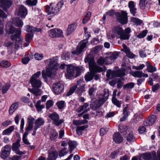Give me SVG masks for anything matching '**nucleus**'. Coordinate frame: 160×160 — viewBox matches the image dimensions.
<instances>
[{
    "instance_id": "obj_1",
    "label": "nucleus",
    "mask_w": 160,
    "mask_h": 160,
    "mask_svg": "<svg viewBox=\"0 0 160 160\" xmlns=\"http://www.w3.org/2000/svg\"><path fill=\"white\" fill-rule=\"evenodd\" d=\"M58 57L56 56L45 61V63L47 65V67L46 72L44 71H42V75L44 78H46L47 76L48 77H51L52 73L54 72L58 66Z\"/></svg>"
},
{
    "instance_id": "obj_2",
    "label": "nucleus",
    "mask_w": 160,
    "mask_h": 160,
    "mask_svg": "<svg viewBox=\"0 0 160 160\" xmlns=\"http://www.w3.org/2000/svg\"><path fill=\"white\" fill-rule=\"evenodd\" d=\"M112 33L111 35L112 38L118 37L121 40H128L130 38V33L131 29L129 28H127L124 30L122 28L119 26H117L113 28Z\"/></svg>"
},
{
    "instance_id": "obj_3",
    "label": "nucleus",
    "mask_w": 160,
    "mask_h": 160,
    "mask_svg": "<svg viewBox=\"0 0 160 160\" xmlns=\"http://www.w3.org/2000/svg\"><path fill=\"white\" fill-rule=\"evenodd\" d=\"M109 95V90L104 89L102 92L99 95L98 99L96 100L94 102L90 104V108L96 109L101 107L108 99Z\"/></svg>"
},
{
    "instance_id": "obj_4",
    "label": "nucleus",
    "mask_w": 160,
    "mask_h": 160,
    "mask_svg": "<svg viewBox=\"0 0 160 160\" xmlns=\"http://www.w3.org/2000/svg\"><path fill=\"white\" fill-rule=\"evenodd\" d=\"M8 33L10 34H14L10 37L12 41H15V47L18 48L22 44L23 39L21 37V31L20 29L16 28L11 26L9 29Z\"/></svg>"
},
{
    "instance_id": "obj_5",
    "label": "nucleus",
    "mask_w": 160,
    "mask_h": 160,
    "mask_svg": "<svg viewBox=\"0 0 160 160\" xmlns=\"http://www.w3.org/2000/svg\"><path fill=\"white\" fill-rule=\"evenodd\" d=\"M89 68L90 72H88L85 76V79L87 81L91 80L96 72H100L103 70L102 68L100 67L96 64L94 61L91 60L89 62Z\"/></svg>"
},
{
    "instance_id": "obj_6",
    "label": "nucleus",
    "mask_w": 160,
    "mask_h": 160,
    "mask_svg": "<svg viewBox=\"0 0 160 160\" xmlns=\"http://www.w3.org/2000/svg\"><path fill=\"white\" fill-rule=\"evenodd\" d=\"M63 5V3L59 2L57 4L50 3L46 6V9L48 14H56L58 12Z\"/></svg>"
},
{
    "instance_id": "obj_7",
    "label": "nucleus",
    "mask_w": 160,
    "mask_h": 160,
    "mask_svg": "<svg viewBox=\"0 0 160 160\" xmlns=\"http://www.w3.org/2000/svg\"><path fill=\"white\" fill-rule=\"evenodd\" d=\"M41 74V72L38 71L33 75L30 78V82L34 88H39L41 87V82L40 80L37 79Z\"/></svg>"
},
{
    "instance_id": "obj_8",
    "label": "nucleus",
    "mask_w": 160,
    "mask_h": 160,
    "mask_svg": "<svg viewBox=\"0 0 160 160\" xmlns=\"http://www.w3.org/2000/svg\"><path fill=\"white\" fill-rule=\"evenodd\" d=\"M119 129L120 132L123 135L127 134V139L128 141L130 142L134 141L135 137L133 136L132 132H130L126 126L122 125H120L119 126Z\"/></svg>"
},
{
    "instance_id": "obj_9",
    "label": "nucleus",
    "mask_w": 160,
    "mask_h": 160,
    "mask_svg": "<svg viewBox=\"0 0 160 160\" xmlns=\"http://www.w3.org/2000/svg\"><path fill=\"white\" fill-rule=\"evenodd\" d=\"M116 16L118 21L121 24H124L128 22L127 13L124 11H122L121 13L118 12L116 13Z\"/></svg>"
},
{
    "instance_id": "obj_10",
    "label": "nucleus",
    "mask_w": 160,
    "mask_h": 160,
    "mask_svg": "<svg viewBox=\"0 0 160 160\" xmlns=\"http://www.w3.org/2000/svg\"><path fill=\"white\" fill-rule=\"evenodd\" d=\"M49 117L53 121L52 123L57 126H59L64 122L63 119H59V116L56 112L50 114Z\"/></svg>"
},
{
    "instance_id": "obj_11",
    "label": "nucleus",
    "mask_w": 160,
    "mask_h": 160,
    "mask_svg": "<svg viewBox=\"0 0 160 160\" xmlns=\"http://www.w3.org/2000/svg\"><path fill=\"white\" fill-rule=\"evenodd\" d=\"M49 35L52 38L63 37L62 31L58 28H54L50 30L48 32Z\"/></svg>"
},
{
    "instance_id": "obj_12",
    "label": "nucleus",
    "mask_w": 160,
    "mask_h": 160,
    "mask_svg": "<svg viewBox=\"0 0 160 160\" xmlns=\"http://www.w3.org/2000/svg\"><path fill=\"white\" fill-rule=\"evenodd\" d=\"M11 151V146L7 145L2 147L0 153L1 157L3 159L7 158L9 155Z\"/></svg>"
},
{
    "instance_id": "obj_13",
    "label": "nucleus",
    "mask_w": 160,
    "mask_h": 160,
    "mask_svg": "<svg viewBox=\"0 0 160 160\" xmlns=\"http://www.w3.org/2000/svg\"><path fill=\"white\" fill-rule=\"evenodd\" d=\"M15 14L22 18H24L27 14V9L23 6H20L17 8Z\"/></svg>"
},
{
    "instance_id": "obj_14",
    "label": "nucleus",
    "mask_w": 160,
    "mask_h": 160,
    "mask_svg": "<svg viewBox=\"0 0 160 160\" xmlns=\"http://www.w3.org/2000/svg\"><path fill=\"white\" fill-rule=\"evenodd\" d=\"M54 93L58 95L62 93L64 89L63 84L61 82L56 83L53 85Z\"/></svg>"
},
{
    "instance_id": "obj_15",
    "label": "nucleus",
    "mask_w": 160,
    "mask_h": 160,
    "mask_svg": "<svg viewBox=\"0 0 160 160\" xmlns=\"http://www.w3.org/2000/svg\"><path fill=\"white\" fill-rule=\"evenodd\" d=\"M87 43L85 42H81L79 43L76 48V49L72 52L73 54L78 55L83 51V49L86 46Z\"/></svg>"
},
{
    "instance_id": "obj_16",
    "label": "nucleus",
    "mask_w": 160,
    "mask_h": 160,
    "mask_svg": "<svg viewBox=\"0 0 160 160\" xmlns=\"http://www.w3.org/2000/svg\"><path fill=\"white\" fill-rule=\"evenodd\" d=\"M20 146L19 140H18L15 143L13 144L12 149L13 151L15 152L17 154L21 156L23 154H25L26 152L25 151L22 152L20 151L19 147Z\"/></svg>"
},
{
    "instance_id": "obj_17",
    "label": "nucleus",
    "mask_w": 160,
    "mask_h": 160,
    "mask_svg": "<svg viewBox=\"0 0 160 160\" xmlns=\"http://www.w3.org/2000/svg\"><path fill=\"white\" fill-rule=\"evenodd\" d=\"M53 148L52 147L48 151V155L47 160H55L58 157V152L55 150H51Z\"/></svg>"
},
{
    "instance_id": "obj_18",
    "label": "nucleus",
    "mask_w": 160,
    "mask_h": 160,
    "mask_svg": "<svg viewBox=\"0 0 160 160\" xmlns=\"http://www.w3.org/2000/svg\"><path fill=\"white\" fill-rule=\"evenodd\" d=\"M76 68L71 65H68L67 68V72L66 74L67 78H70L74 74Z\"/></svg>"
},
{
    "instance_id": "obj_19",
    "label": "nucleus",
    "mask_w": 160,
    "mask_h": 160,
    "mask_svg": "<svg viewBox=\"0 0 160 160\" xmlns=\"http://www.w3.org/2000/svg\"><path fill=\"white\" fill-rule=\"evenodd\" d=\"M12 4V2L10 0H1L0 2V6L4 10H7Z\"/></svg>"
},
{
    "instance_id": "obj_20",
    "label": "nucleus",
    "mask_w": 160,
    "mask_h": 160,
    "mask_svg": "<svg viewBox=\"0 0 160 160\" xmlns=\"http://www.w3.org/2000/svg\"><path fill=\"white\" fill-rule=\"evenodd\" d=\"M157 119V117L155 115H152L149 117L148 120L143 122L145 126H148L153 125Z\"/></svg>"
},
{
    "instance_id": "obj_21",
    "label": "nucleus",
    "mask_w": 160,
    "mask_h": 160,
    "mask_svg": "<svg viewBox=\"0 0 160 160\" xmlns=\"http://www.w3.org/2000/svg\"><path fill=\"white\" fill-rule=\"evenodd\" d=\"M122 47L123 48L122 51L124 52L126 54L127 56L130 58H133L135 56V55L132 53L130 49L128 48L125 44H123L122 45Z\"/></svg>"
},
{
    "instance_id": "obj_22",
    "label": "nucleus",
    "mask_w": 160,
    "mask_h": 160,
    "mask_svg": "<svg viewBox=\"0 0 160 160\" xmlns=\"http://www.w3.org/2000/svg\"><path fill=\"white\" fill-rule=\"evenodd\" d=\"M132 75L135 78H141L142 77L148 78V75L147 74H145L142 71H138L132 72Z\"/></svg>"
},
{
    "instance_id": "obj_23",
    "label": "nucleus",
    "mask_w": 160,
    "mask_h": 160,
    "mask_svg": "<svg viewBox=\"0 0 160 160\" xmlns=\"http://www.w3.org/2000/svg\"><path fill=\"white\" fill-rule=\"evenodd\" d=\"M113 140L116 143H119L123 140L122 137L118 132L115 133L113 135Z\"/></svg>"
},
{
    "instance_id": "obj_24",
    "label": "nucleus",
    "mask_w": 160,
    "mask_h": 160,
    "mask_svg": "<svg viewBox=\"0 0 160 160\" xmlns=\"http://www.w3.org/2000/svg\"><path fill=\"white\" fill-rule=\"evenodd\" d=\"M26 31L28 32H30L32 33L35 32H39L41 31V29L39 28H37L29 25L25 26Z\"/></svg>"
},
{
    "instance_id": "obj_25",
    "label": "nucleus",
    "mask_w": 160,
    "mask_h": 160,
    "mask_svg": "<svg viewBox=\"0 0 160 160\" xmlns=\"http://www.w3.org/2000/svg\"><path fill=\"white\" fill-rule=\"evenodd\" d=\"M77 25L76 23H74L69 25L66 32V34L68 36L71 34L76 29Z\"/></svg>"
},
{
    "instance_id": "obj_26",
    "label": "nucleus",
    "mask_w": 160,
    "mask_h": 160,
    "mask_svg": "<svg viewBox=\"0 0 160 160\" xmlns=\"http://www.w3.org/2000/svg\"><path fill=\"white\" fill-rule=\"evenodd\" d=\"M44 123V121L43 119L42 118H39L35 121L34 127L38 129L43 125Z\"/></svg>"
},
{
    "instance_id": "obj_27",
    "label": "nucleus",
    "mask_w": 160,
    "mask_h": 160,
    "mask_svg": "<svg viewBox=\"0 0 160 160\" xmlns=\"http://www.w3.org/2000/svg\"><path fill=\"white\" fill-rule=\"evenodd\" d=\"M29 91L35 96H40L42 94L41 90L38 88H28Z\"/></svg>"
},
{
    "instance_id": "obj_28",
    "label": "nucleus",
    "mask_w": 160,
    "mask_h": 160,
    "mask_svg": "<svg viewBox=\"0 0 160 160\" xmlns=\"http://www.w3.org/2000/svg\"><path fill=\"white\" fill-rule=\"evenodd\" d=\"M155 156V153L151 155L150 154L146 153L142 154V158L145 160H155L153 156Z\"/></svg>"
},
{
    "instance_id": "obj_29",
    "label": "nucleus",
    "mask_w": 160,
    "mask_h": 160,
    "mask_svg": "<svg viewBox=\"0 0 160 160\" xmlns=\"http://www.w3.org/2000/svg\"><path fill=\"white\" fill-rule=\"evenodd\" d=\"M123 116L120 120V121H125L128 116V108L127 107H125L123 110Z\"/></svg>"
},
{
    "instance_id": "obj_30",
    "label": "nucleus",
    "mask_w": 160,
    "mask_h": 160,
    "mask_svg": "<svg viewBox=\"0 0 160 160\" xmlns=\"http://www.w3.org/2000/svg\"><path fill=\"white\" fill-rule=\"evenodd\" d=\"M18 102H15L13 103L9 108V114L12 115L13 113L18 109Z\"/></svg>"
},
{
    "instance_id": "obj_31",
    "label": "nucleus",
    "mask_w": 160,
    "mask_h": 160,
    "mask_svg": "<svg viewBox=\"0 0 160 160\" xmlns=\"http://www.w3.org/2000/svg\"><path fill=\"white\" fill-rule=\"evenodd\" d=\"M5 46L7 47L8 49H10L11 50H13L15 48L17 49H18L20 47L18 48H17L15 47V45L13 44V43L11 42H7L5 43Z\"/></svg>"
},
{
    "instance_id": "obj_32",
    "label": "nucleus",
    "mask_w": 160,
    "mask_h": 160,
    "mask_svg": "<svg viewBox=\"0 0 160 160\" xmlns=\"http://www.w3.org/2000/svg\"><path fill=\"white\" fill-rule=\"evenodd\" d=\"M111 75L112 78L118 77L117 71H112L111 70H108L107 72V77L108 78H109Z\"/></svg>"
},
{
    "instance_id": "obj_33",
    "label": "nucleus",
    "mask_w": 160,
    "mask_h": 160,
    "mask_svg": "<svg viewBox=\"0 0 160 160\" xmlns=\"http://www.w3.org/2000/svg\"><path fill=\"white\" fill-rule=\"evenodd\" d=\"M146 63L147 65V70L148 72L153 73L156 71V68L155 67L151 65L148 62H147Z\"/></svg>"
},
{
    "instance_id": "obj_34",
    "label": "nucleus",
    "mask_w": 160,
    "mask_h": 160,
    "mask_svg": "<svg viewBox=\"0 0 160 160\" xmlns=\"http://www.w3.org/2000/svg\"><path fill=\"white\" fill-rule=\"evenodd\" d=\"M130 20L131 22L136 25H140L142 23V20L136 18L132 17L131 18Z\"/></svg>"
},
{
    "instance_id": "obj_35",
    "label": "nucleus",
    "mask_w": 160,
    "mask_h": 160,
    "mask_svg": "<svg viewBox=\"0 0 160 160\" xmlns=\"http://www.w3.org/2000/svg\"><path fill=\"white\" fill-rule=\"evenodd\" d=\"M58 136V133L54 130L51 131L50 139L51 140H54L57 138Z\"/></svg>"
},
{
    "instance_id": "obj_36",
    "label": "nucleus",
    "mask_w": 160,
    "mask_h": 160,
    "mask_svg": "<svg viewBox=\"0 0 160 160\" xmlns=\"http://www.w3.org/2000/svg\"><path fill=\"white\" fill-rule=\"evenodd\" d=\"M118 56V54L116 52L113 53L110 56L106 58V59L108 61V63H111V61L116 59Z\"/></svg>"
},
{
    "instance_id": "obj_37",
    "label": "nucleus",
    "mask_w": 160,
    "mask_h": 160,
    "mask_svg": "<svg viewBox=\"0 0 160 160\" xmlns=\"http://www.w3.org/2000/svg\"><path fill=\"white\" fill-rule=\"evenodd\" d=\"M14 128L13 126H10L3 131L2 133V135H6L10 134L13 131Z\"/></svg>"
},
{
    "instance_id": "obj_38",
    "label": "nucleus",
    "mask_w": 160,
    "mask_h": 160,
    "mask_svg": "<svg viewBox=\"0 0 160 160\" xmlns=\"http://www.w3.org/2000/svg\"><path fill=\"white\" fill-rule=\"evenodd\" d=\"M14 23L17 26L19 27H22L23 25L22 20L18 18H17L15 19Z\"/></svg>"
},
{
    "instance_id": "obj_39",
    "label": "nucleus",
    "mask_w": 160,
    "mask_h": 160,
    "mask_svg": "<svg viewBox=\"0 0 160 160\" xmlns=\"http://www.w3.org/2000/svg\"><path fill=\"white\" fill-rule=\"evenodd\" d=\"M69 147L70 148V152L72 153V151L76 147V143L75 142L70 141L68 143Z\"/></svg>"
},
{
    "instance_id": "obj_40",
    "label": "nucleus",
    "mask_w": 160,
    "mask_h": 160,
    "mask_svg": "<svg viewBox=\"0 0 160 160\" xmlns=\"http://www.w3.org/2000/svg\"><path fill=\"white\" fill-rule=\"evenodd\" d=\"M112 103L118 107L119 108L121 106V101H120L117 100L116 97H112Z\"/></svg>"
},
{
    "instance_id": "obj_41",
    "label": "nucleus",
    "mask_w": 160,
    "mask_h": 160,
    "mask_svg": "<svg viewBox=\"0 0 160 160\" xmlns=\"http://www.w3.org/2000/svg\"><path fill=\"white\" fill-rule=\"evenodd\" d=\"M0 66L4 68H7L9 67L10 65V63L9 62L6 61H3L0 63Z\"/></svg>"
},
{
    "instance_id": "obj_42",
    "label": "nucleus",
    "mask_w": 160,
    "mask_h": 160,
    "mask_svg": "<svg viewBox=\"0 0 160 160\" xmlns=\"http://www.w3.org/2000/svg\"><path fill=\"white\" fill-rule=\"evenodd\" d=\"M28 133L27 132H26L23 134L22 137V140L24 143L28 145L29 142L28 139H27V136Z\"/></svg>"
},
{
    "instance_id": "obj_43",
    "label": "nucleus",
    "mask_w": 160,
    "mask_h": 160,
    "mask_svg": "<svg viewBox=\"0 0 160 160\" xmlns=\"http://www.w3.org/2000/svg\"><path fill=\"white\" fill-rule=\"evenodd\" d=\"M33 37L32 33H27L25 35V40L26 41L30 42Z\"/></svg>"
},
{
    "instance_id": "obj_44",
    "label": "nucleus",
    "mask_w": 160,
    "mask_h": 160,
    "mask_svg": "<svg viewBox=\"0 0 160 160\" xmlns=\"http://www.w3.org/2000/svg\"><path fill=\"white\" fill-rule=\"evenodd\" d=\"M77 87V86L76 85H74L71 88L67 93L66 96H69L72 94L74 92Z\"/></svg>"
},
{
    "instance_id": "obj_45",
    "label": "nucleus",
    "mask_w": 160,
    "mask_h": 160,
    "mask_svg": "<svg viewBox=\"0 0 160 160\" xmlns=\"http://www.w3.org/2000/svg\"><path fill=\"white\" fill-rule=\"evenodd\" d=\"M64 104L65 102L63 101H58L56 103V105L59 109L62 108L64 107Z\"/></svg>"
},
{
    "instance_id": "obj_46",
    "label": "nucleus",
    "mask_w": 160,
    "mask_h": 160,
    "mask_svg": "<svg viewBox=\"0 0 160 160\" xmlns=\"http://www.w3.org/2000/svg\"><path fill=\"white\" fill-rule=\"evenodd\" d=\"M134 86V83L133 82H130L125 84L123 86L124 88H127V89H131Z\"/></svg>"
},
{
    "instance_id": "obj_47",
    "label": "nucleus",
    "mask_w": 160,
    "mask_h": 160,
    "mask_svg": "<svg viewBox=\"0 0 160 160\" xmlns=\"http://www.w3.org/2000/svg\"><path fill=\"white\" fill-rule=\"evenodd\" d=\"M148 31L146 30H144L137 35V37L139 38L144 37L147 33Z\"/></svg>"
},
{
    "instance_id": "obj_48",
    "label": "nucleus",
    "mask_w": 160,
    "mask_h": 160,
    "mask_svg": "<svg viewBox=\"0 0 160 160\" xmlns=\"http://www.w3.org/2000/svg\"><path fill=\"white\" fill-rule=\"evenodd\" d=\"M10 86L9 84H5L2 87V93L3 94H4L8 91Z\"/></svg>"
},
{
    "instance_id": "obj_49",
    "label": "nucleus",
    "mask_w": 160,
    "mask_h": 160,
    "mask_svg": "<svg viewBox=\"0 0 160 160\" xmlns=\"http://www.w3.org/2000/svg\"><path fill=\"white\" fill-rule=\"evenodd\" d=\"M26 2L28 4L31 6H35L37 3V0H33L32 1L31 0H27Z\"/></svg>"
},
{
    "instance_id": "obj_50",
    "label": "nucleus",
    "mask_w": 160,
    "mask_h": 160,
    "mask_svg": "<svg viewBox=\"0 0 160 160\" xmlns=\"http://www.w3.org/2000/svg\"><path fill=\"white\" fill-rule=\"evenodd\" d=\"M34 58L36 60H41L43 57V54H40L38 53H36L34 55Z\"/></svg>"
},
{
    "instance_id": "obj_51",
    "label": "nucleus",
    "mask_w": 160,
    "mask_h": 160,
    "mask_svg": "<svg viewBox=\"0 0 160 160\" xmlns=\"http://www.w3.org/2000/svg\"><path fill=\"white\" fill-rule=\"evenodd\" d=\"M30 60V58L29 57H25L22 58V62L23 64H26L28 63Z\"/></svg>"
},
{
    "instance_id": "obj_52",
    "label": "nucleus",
    "mask_w": 160,
    "mask_h": 160,
    "mask_svg": "<svg viewBox=\"0 0 160 160\" xmlns=\"http://www.w3.org/2000/svg\"><path fill=\"white\" fill-rule=\"evenodd\" d=\"M108 61L106 59V58L104 59L102 57L100 58L97 61L98 63L100 65H102L105 62Z\"/></svg>"
},
{
    "instance_id": "obj_53",
    "label": "nucleus",
    "mask_w": 160,
    "mask_h": 160,
    "mask_svg": "<svg viewBox=\"0 0 160 160\" xmlns=\"http://www.w3.org/2000/svg\"><path fill=\"white\" fill-rule=\"evenodd\" d=\"M53 102L52 100H49L48 101L46 102V108L49 109L53 106Z\"/></svg>"
},
{
    "instance_id": "obj_54",
    "label": "nucleus",
    "mask_w": 160,
    "mask_h": 160,
    "mask_svg": "<svg viewBox=\"0 0 160 160\" xmlns=\"http://www.w3.org/2000/svg\"><path fill=\"white\" fill-rule=\"evenodd\" d=\"M145 66L144 64H141L138 67H136L135 66H133L132 67V68L133 69H135L138 70H142Z\"/></svg>"
},
{
    "instance_id": "obj_55",
    "label": "nucleus",
    "mask_w": 160,
    "mask_h": 160,
    "mask_svg": "<svg viewBox=\"0 0 160 160\" xmlns=\"http://www.w3.org/2000/svg\"><path fill=\"white\" fill-rule=\"evenodd\" d=\"M108 129L107 128H101L100 130V134L101 136H102L106 133L108 131Z\"/></svg>"
},
{
    "instance_id": "obj_56",
    "label": "nucleus",
    "mask_w": 160,
    "mask_h": 160,
    "mask_svg": "<svg viewBox=\"0 0 160 160\" xmlns=\"http://www.w3.org/2000/svg\"><path fill=\"white\" fill-rule=\"evenodd\" d=\"M145 0H140L139 2L140 7L141 9H144L145 7Z\"/></svg>"
},
{
    "instance_id": "obj_57",
    "label": "nucleus",
    "mask_w": 160,
    "mask_h": 160,
    "mask_svg": "<svg viewBox=\"0 0 160 160\" xmlns=\"http://www.w3.org/2000/svg\"><path fill=\"white\" fill-rule=\"evenodd\" d=\"M66 148H64L59 153V155L60 157H62L67 154L68 152L66 151Z\"/></svg>"
},
{
    "instance_id": "obj_58",
    "label": "nucleus",
    "mask_w": 160,
    "mask_h": 160,
    "mask_svg": "<svg viewBox=\"0 0 160 160\" xmlns=\"http://www.w3.org/2000/svg\"><path fill=\"white\" fill-rule=\"evenodd\" d=\"M102 46L101 45H98L93 48V51L96 53L98 51L101 50L102 49Z\"/></svg>"
},
{
    "instance_id": "obj_59",
    "label": "nucleus",
    "mask_w": 160,
    "mask_h": 160,
    "mask_svg": "<svg viewBox=\"0 0 160 160\" xmlns=\"http://www.w3.org/2000/svg\"><path fill=\"white\" fill-rule=\"evenodd\" d=\"M28 123L33 125L35 119L31 116H29L28 118Z\"/></svg>"
},
{
    "instance_id": "obj_60",
    "label": "nucleus",
    "mask_w": 160,
    "mask_h": 160,
    "mask_svg": "<svg viewBox=\"0 0 160 160\" xmlns=\"http://www.w3.org/2000/svg\"><path fill=\"white\" fill-rule=\"evenodd\" d=\"M84 91L83 87L82 86H80L78 88L77 92L79 95H80Z\"/></svg>"
},
{
    "instance_id": "obj_61",
    "label": "nucleus",
    "mask_w": 160,
    "mask_h": 160,
    "mask_svg": "<svg viewBox=\"0 0 160 160\" xmlns=\"http://www.w3.org/2000/svg\"><path fill=\"white\" fill-rule=\"evenodd\" d=\"M97 89L96 87H92L89 89L88 90V93L90 96L92 95L94 92Z\"/></svg>"
},
{
    "instance_id": "obj_62",
    "label": "nucleus",
    "mask_w": 160,
    "mask_h": 160,
    "mask_svg": "<svg viewBox=\"0 0 160 160\" xmlns=\"http://www.w3.org/2000/svg\"><path fill=\"white\" fill-rule=\"evenodd\" d=\"M7 15L2 9H0V17L6 18L7 17Z\"/></svg>"
},
{
    "instance_id": "obj_63",
    "label": "nucleus",
    "mask_w": 160,
    "mask_h": 160,
    "mask_svg": "<svg viewBox=\"0 0 160 160\" xmlns=\"http://www.w3.org/2000/svg\"><path fill=\"white\" fill-rule=\"evenodd\" d=\"M116 13L114 12L113 10L112 9L106 13V15L110 16H113L115 14H116Z\"/></svg>"
},
{
    "instance_id": "obj_64",
    "label": "nucleus",
    "mask_w": 160,
    "mask_h": 160,
    "mask_svg": "<svg viewBox=\"0 0 160 160\" xmlns=\"http://www.w3.org/2000/svg\"><path fill=\"white\" fill-rule=\"evenodd\" d=\"M70 57V54L68 52H67L64 54L62 56V58L66 60H68Z\"/></svg>"
}]
</instances>
